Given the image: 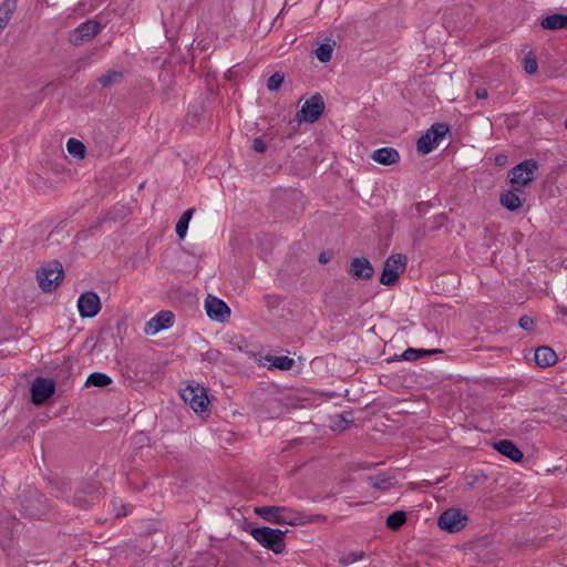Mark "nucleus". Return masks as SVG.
Wrapping results in <instances>:
<instances>
[{
	"instance_id": "nucleus-40",
	"label": "nucleus",
	"mask_w": 567,
	"mask_h": 567,
	"mask_svg": "<svg viewBox=\"0 0 567 567\" xmlns=\"http://www.w3.org/2000/svg\"><path fill=\"white\" fill-rule=\"evenodd\" d=\"M518 326L523 329V330H526V331H530L534 329L535 327V321L533 320V318L528 317V316H523L519 321H518Z\"/></svg>"
},
{
	"instance_id": "nucleus-11",
	"label": "nucleus",
	"mask_w": 567,
	"mask_h": 567,
	"mask_svg": "<svg viewBox=\"0 0 567 567\" xmlns=\"http://www.w3.org/2000/svg\"><path fill=\"white\" fill-rule=\"evenodd\" d=\"M78 309L82 318H93L101 310L100 297L94 291L83 292L78 300Z\"/></svg>"
},
{
	"instance_id": "nucleus-41",
	"label": "nucleus",
	"mask_w": 567,
	"mask_h": 567,
	"mask_svg": "<svg viewBox=\"0 0 567 567\" xmlns=\"http://www.w3.org/2000/svg\"><path fill=\"white\" fill-rule=\"evenodd\" d=\"M252 148L259 154H262L267 150V144L261 138H255L252 142Z\"/></svg>"
},
{
	"instance_id": "nucleus-42",
	"label": "nucleus",
	"mask_w": 567,
	"mask_h": 567,
	"mask_svg": "<svg viewBox=\"0 0 567 567\" xmlns=\"http://www.w3.org/2000/svg\"><path fill=\"white\" fill-rule=\"evenodd\" d=\"M416 150L420 154L425 155V134L421 135L416 141Z\"/></svg>"
},
{
	"instance_id": "nucleus-49",
	"label": "nucleus",
	"mask_w": 567,
	"mask_h": 567,
	"mask_svg": "<svg viewBox=\"0 0 567 567\" xmlns=\"http://www.w3.org/2000/svg\"><path fill=\"white\" fill-rule=\"evenodd\" d=\"M559 312H560L563 316L567 317V308H565V307L559 308Z\"/></svg>"
},
{
	"instance_id": "nucleus-5",
	"label": "nucleus",
	"mask_w": 567,
	"mask_h": 567,
	"mask_svg": "<svg viewBox=\"0 0 567 567\" xmlns=\"http://www.w3.org/2000/svg\"><path fill=\"white\" fill-rule=\"evenodd\" d=\"M406 259L401 254L391 255L384 262L380 282L392 286L405 270Z\"/></svg>"
},
{
	"instance_id": "nucleus-38",
	"label": "nucleus",
	"mask_w": 567,
	"mask_h": 567,
	"mask_svg": "<svg viewBox=\"0 0 567 567\" xmlns=\"http://www.w3.org/2000/svg\"><path fill=\"white\" fill-rule=\"evenodd\" d=\"M221 358V353L218 350L210 349L203 353V360L210 362V363H217Z\"/></svg>"
},
{
	"instance_id": "nucleus-24",
	"label": "nucleus",
	"mask_w": 567,
	"mask_h": 567,
	"mask_svg": "<svg viewBox=\"0 0 567 567\" xmlns=\"http://www.w3.org/2000/svg\"><path fill=\"white\" fill-rule=\"evenodd\" d=\"M16 10L17 0H3L0 3V33L7 27Z\"/></svg>"
},
{
	"instance_id": "nucleus-6",
	"label": "nucleus",
	"mask_w": 567,
	"mask_h": 567,
	"mask_svg": "<svg viewBox=\"0 0 567 567\" xmlns=\"http://www.w3.org/2000/svg\"><path fill=\"white\" fill-rule=\"evenodd\" d=\"M537 167V163L533 159L516 165L508 175L512 186L516 187V190L527 186L535 178Z\"/></svg>"
},
{
	"instance_id": "nucleus-50",
	"label": "nucleus",
	"mask_w": 567,
	"mask_h": 567,
	"mask_svg": "<svg viewBox=\"0 0 567 567\" xmlns=\"http://www.w3.org/2000/svg\"><path fill=\"white\" fill-rule=\"evenodd\" d=\"M84 38H75V41L73 42L74 45H79L80 42L83 40Z\"/></svg>"
},
{
	"instance_id": "nucleus-31",
	"label": "nucleus",
	"mask_w": 567,
	"mask_h": 567,
	"mask_svg": "<svg viewBox=\"0 0 567 567\" xmlns=\"http://www.w3.org/2000/svg\"><path fill=\"white\" fill-rule=\"evenodd\" d=\"M406 522V514L403 511H396L386 517L385 525L391 530H398Z\"/></svg>"
},
{
	"instance_id": "nucleus-44",
	"label": "nucleus",
	"mask_w": 567,
	"mask_h": 567,
	"mask_svg": "<svg viewBox=\"0 0 567 567\" xmlns=\"http://www.w3.org/2000/svg\"><path fill=\"white\" fill-rule=\"evenodd\" d=\"M330 259H331V254L330 252H321L319 255V258H318V260H319V262L321 265H324V264L329 262Z\"/></svg>"
},
{
	"instance_id": "nucleus-23",
	"label": "nucleus",
	"mask_w": 567,
	"mask_h": 567,
	"mask_svg": "<svg viewBox=\"0 0 567 567\" xmlns=\"http://www.w3.org/2000/svg\"><path fill=\"white\" fill-rule=\"evenodd\" d=\"M337 43L331 38H324V42H322L316 50V58L322 62L328 63L332 58V52L336 48Z\"/></svg>"
},
{
	"instance_id": "nucleus-2",
	"label": "nucleus",
	"mask_w": 567,
	"mask_h": 567,
	"mask_svg": "<svg viewBox=\"0 0 567 567\" xmlns=\"http://www.w3.org/2000/svg\"><path fill=\"white\" fill-rule=\"evenodd\" d=\"M256 513L268 522L287 525H302L301 513L287 507L262 506L256 508Z\"/></svg>"
},
{
	"instance_id": "nucleus-30",
	"label": "nucleus",
	"mask_w": 567,
	"mask_h": 567,
	"mask_svg": "<svg viewBox=\"0 0 567 567\" xmlns=\"http://www.w3.org/2000/svg\"><path fill=\"white\" fill-rule=\"evenodd\" d=\"M123 76L124 74L122 71L112 70L100 76L97 82L102 87H107L114 84H118L123 80Z\"/></svg>"
},
{
	"instance_id": "nucleus-33",
	"label": "nucleus",
	"mask_w": 567,
	"mask_h": 567,
	"mask_svg": "<svg viewBox=\"0 0 567 567\" xmlns=\"http://www.w3.org/2000/svg\"><path fill=\"white\" fill-rule=\"evenodd\" d=\"M102 0H80L76 4L74 12L78 14H86L99 8Z\"/></svg>"
},
{
	"instance_id": "nucleus-51",
	"label": "nucleus",
	"mask_w": 567,
	"mask_h": 567,
	"mask_svg": "<svg viewBox=\"0 0 567 567\" xmlns=\"http://www.w3.org/2000/svg\"><path fill=\"white\" fill-rule=\"evenodd\" d=\"M178 39H179V38H176L175 40H178ZM175 45H177V41H174V42L172 43V47H173V48H175Z\"/></svg>"
},
{
	"instance_id": "nucleus-46",
	"label": "nucleus",
	"mask_w": 567,
	"mask_h": 567,
	"mask_svg": "<svg viewBox=\"0 0 567 567\" xmlns=\"http://www.w3.org/2000/svg\"><path fill=\"white\" fill-rule=\"evenodd\" d=\"M477 99H486L487 97V91L486 89H478L476 91Z\"/></svg>"
},
{
	"instance_id": "nucleus-17",
	"label": "nucleus",
	"mask_w": 567,
	"mask_h": 567,
	"mask_svg": "<svg viewBox=\"0 0 567 567\" xmlns=\"http://www.w3.org/2000/svg\"><path fill=\"white\" fill-rule=\"evenodd\" d=\"M371 158L381 165L389 166L400 161L399 152L393 147H381L372 152Z\"/></svg>"
},
{
	"instance_id": "nucleus-22",
	"label": "nucleus",
	"mask_w": 567,
	"mask_h": 567,
	"mask_svg": "<svg viewBox=\"0 0 567 567\" xmlns=\"http://www.w3.org/2000/svg\"><path fill=\"white\" fill-rule=\"evenodd\" d=\"M522 193V190L519 189ZM501 204L511 212L519 209L523 205V199L516 188L514 190H507L501 195Z\"/></svg>"
},
{
	"instance_id": "nucleus-8",
	"label": "nucleus",
	"mask_w": 567,
	"mask_h": 567,
	"mask_svg": "<svg viewBox=\"0 0 567 567\" xmlns=\"http://www.w3.org/2000/svg\"><path fill=\"white\" fill-rule=\"evenodd\" d=\"M468 522L467 515L460 508H449L439 517V527L449 533H457Z\"/></svg>"
},
{
	"instance_id": "nucleus-1",
	"label": "nucleus",
	"mask_w": 567,
	"mask_h": 567,
	"mask_svg": "<svg viewBox=\"0 0 567 567\" xmlns=\"http://www.w3.org/2000/svg\"><path fill=\"white\" fill-rule=\"evenodd\" d=\"M285 534L286 530L271 528L268 526L254 527L250 535L265 548L280 554L285 550Z\"/></svg>"
},
{
	"instance_id": "nucleus-3",
	"label": "nucleus",
	"mask_w": 567,
	"mask_h": 567,
	"mask_svg": "<svg viewBox=\"0 0 567 567\" xmlns=\"http://www.w3.org/2000/svg\"><path fill=\"white\" fill-rule=\"evenodd\" d=\"M22 513L31 518H40L47 513L45 497L35 488H29L27 494L20 496Z\"/></svg>"
},
{
	"instance_id": "nucleus-52",
	"label": "nucleus",
	"mask_w": 567,
	"mask_h": 567,
	"mask_svg": "<svg viewBox=\"0 0 567 567\" xmlns=\"http://www.w3.org/2000/svg\"><path fill=\"white\" fill-rule=\"evenodd\" d=\"M565 126H566V128H567V118L565 120Z\"/></svg>"
},
{
	"instance_id": "nucleus-7",
	"label": "nucleus",
	"mask_w": 567,
	"mask_h": 567,
	"mask_svg": "<svg viewBox=\"0 0 567 567\" xmlns=\"http://www.w3.org/2000/svg\"><path fill=\"white\" fill-rule=\"evenodd\" d=\"M181 396L196 413L207 411L209 400L203 386L188 384L181 390Z\"/></svg>"
},
{
	"instance_id": "nucleus-47",
	"label": "nucleus",
	"mask_w": 567,
	"mask_h": 567,
	"mask_svg": "<svg viewBox=\"0 0 567 567\" xmlns=\"http://www.w3.org/2000/svg\"><path fill=\"white\" fill-rule=\"evenodd\" d=\"M439 352H441V351H440V350H437V349H427L426 354H427V357H429V355H431V354L439 353Z\"/></svg>"
},
{
	"instance_id": "nucleus-4",
	"label": "nucleus",
	"mask_w": 567,
	"mask_h": 567,
	"mask_svg": "<svg viewBox=\"0 0 567 567\" xmlns=\"http://www.w3.org/2000/svg\"><path fill=\"white\" fill-rule=\"evenodd\" d=\"M63 274L64 272L61 262L58 260L49 262L37 272L39 286L43 291H52L62 280Z\"/></svg>"
},
{
	"instance_id": "nucleus-34",
	"label": "nucleus",
	"mask_w": 567,
	"mask_h": 567,
	"mask_svg": "<svg viewBox=\"0 0 567 567\" xmlns=\"http://www.w3.org/2000/svg\"><path fill=\"white\" fill-rule=\"evenodd\" d=\"M523 66L526 73L528 74H535L537 72L538 64L533 52H528L525 54L523 59Z\"/></svg>"
},
{
	"instance_id": "nucleus-10",
	"label": "nucleus",
	"mask_w": 567,
	"mask_h": 567,
	"mask_svg": "<svg viewBox=\"0 0 567 567\" xmlns=\"http://www.w3.org/2000/svg\"><path fill=\"white\" fill-rule=\"evenodd\" d=\"M55 391V383L45 378H37L31 385V399L37 405H41L47 402Z\"/></svg>"
},
{
	"instance_id": "nucleus-36",
	"label": "nucleus",
	"mask_w": 567,
	"mask_h": 567,
	"mask_svg": "<svg viewBox=\"0 0 567 567\" xmlns=\"http://www.w3.org/2000/svg\"><path fill=\"white\" fill-rule=\"evenodd\" d=\"M284 83V74L275 72L267 80V89L269 91H277Z\"/></svg>"
},
{
	"instance_id": "nucleus-19",
	"label": "nucleus",
	"mask_w": 567,
	"mask_h": 567,
	"mask_svg": "<svg viewBox=\"0 0 567 567\" xmlns=\"http://www.w3.org/2000/svg\"><path fill=\"white\" fill-rule=\"evenodd\" d=\"M539 24L544 30L557 31L567 29V13H553L539 20Z\"/></svg>"
},
{
	"instance_id": "nucleus-27",
	"label": "nucleus",
	"mask_w": 567,
	"mask_h": 567,
	"mask_svg": "<svg viewBox=\"0 0 567 567\" xmlns=\"http://www.w3.org/2000/svg\"><path fill=\"white\" fill-rule=\"evenodd\" d=\"M195 209L194 208H188L187 210H185L183 213V215L181 216V218L178 219L177 224H176V234L178 236L179 239H184L185 236H186V233H187V229H188V224H189V220L192 219L193 217V214H194Z\"/></svg>"
},
{
	"instance_id": "nucleus-25",
	"label": "nucleus",
	"mask_w": 567,
	"mask_h": 567,
	"mask_svg": "<svg viewBox=\"0 0 567 567\" xmlns=\"http://www.w3.org/2000/svg\"><path fill=\"white\" fill-rule=\"evenodd\" d=\"M102 31V24L95 19H89L74 30L76 35H97Z\"/></svg>"
},
{
	"instance_id": "nucleus-39",
	"label": "nucleus",
	"mask_w": 567,
	"mask_h": 567,
	"mask_svg": "<svg viewBox=\"0 0 567 567\" xmlns=\"http://www.w3.org/2000/svg\"><path fill=\"white\" fill-rule=\"evenodd\" d=\"M301 517L303 518L302 525L307 524V523H320V522H324L327 519L326 516H323L321 514H303V513H301Z\"/></svg>"
},
{
	"instance_id": "nucleus-28",
	"label": "nucleus",
	"mask_w": 567,
	"mask_h": 567,
	"mask_svg": "<svg viewBox=\"0 0 567 567\" xmlns=\"http://www.w3.org/2000/svg\"><path fill=\"white\" fill-rule=\"evenodd\" d=\"M267 361L270 362V368H276L281 371H288L295 364L293 359L286 357V355H281V357L270 355V357H267Z\"/></svg>"
},
{
	"instance_id": "nucleus-18",
	"label": "nucleus",
	"mask_w": 567,
	"mask_h": 567,
	"mask_svg": "<svg viewBox=\"0 0 567 567\" xmlns=\"http://www.w3.org/2000/svg\"><path fill=\"white\" fill-rule=\"evenodd\" d=\"M494 449L502 455L513 462H520L524 457L523 452L509 440H501L494 444Z\"/></svg>"
},
{
	"instance_id": "nucleus-35",
	"label": "nucleus",
	"mask_w": 567,
	"mask_h": 567,
	"mask_svg": "<svg viewBox=\"0 0 567 567\" xmlns=\"http://www.w3.org/2000/svg\"><path fill=\"white\" fill-rule=\"evenodd\" d=\"M364 551L360 550V551H353V553H349L347 555H343L340 559H339V564L341 566H349L355 561H359L361 559L364 558Z\"/></svg>"
},
{
	"instance_id": "nucleus-37",
	"label": "nucleus",
	"mask_w": 567,
	"mask_h": 567,
	"mask_svg": "<svg viewBox=\"0 0 567 567\" xmlns=\"http://www.w3.org/2000/svg\"><path fill=\"white\" fill-rule=\"evenodd\" d=\"M425 355V349H413V348H409L406 349L403 354H402V359L403 360H406V361H414L419 358H422Z\"/></svg>"
},
{
	"instance_id": "nucleus-12",
	"label": "nucleus",
	"mask_w": 567,
	"mask_h": 567,
	"mask_svg": "<svg viewBox=\"0 0 567 567\" xmlns=\"http://www.w3.org/2000/svg\"><path fill=\"white\" fill-rule=\"evenodd\" d=\"M207 316L218 322H225L230 317V309L227 303L214 296H208L205 301Z\"/></svg>"
},
{
	"instance_id": "nucleus-48",
	"label": "nucleus",
	"mask_w": 567,
	"mask_h": 567,
	"mask_svg": "<svg viewBox=\"0 0 567 567\" xmlns=\"http://www.w3.org/2000/svg\"><path fill=\"white\" fill-rule=\"evenodd\" d=\"M422 207H423V203H416L415 204V209H416L417 213L422 212Z\"/></svg>"
},
{
	"instance_id": "nucleus-16",
	"label": "nucleus",
	"mask_w": 567,
	"mask_h": 567,
	"mask_svg": "<svg viewBox=\"0 0 567 567\" xmlns=\"http://www.w3.org/2000/svg\"><path fill=\"white\" fill-rule=\"evenodd\" d=\"M450 133V126L445 123L433 124L427 130V153L436 148Z\"/></svg>"
},
{
	"instance_id": "nucleus-32",
	"label": "nucleus",
	"mask_w": 567,
	"mask_h": 567,
	"mask_svg": "<svg viewBox=\"0 0 567 567\" xmlns=\"http://www.w3.org/2000/svg\"><path fill=\"white\" fill-rule=\"evenodd\" d=\"M112 383V379L102 372H93L91 373L85 382L87 386H106Z\"/></svg>"
},
{
	"instance_id": "nucleus-15",
	"label": "nucleus",
	"mask_w": 567,
	"mask_h": 567,
	"mask_svg": "<svg viewBox=\"0 0 567 567\" xmlns=\"http://www.w3.org/2000/svg\"><path fill=\"white\" fill-rule=\"evenodd\" d=\"M19 523L7 509H0V544L4 543L13 536Z\"/></svg>"
},
{
	"instance_id": "nucleus-14",
	"label": "nucleus",
	"mask_w": 567,
	"mask_h": 567,
	"mask_svg": "<svg viewBox=\"0 0 567 567\" xmlns=\"http://www.w3.org/2000/svg\"><path fill=\"white\" fill-rule=\"evenodd\" d=\"M348 272L354 279L367 280L373 276L374 269H373V266L371 265V262L367 258L355 257L350 261Z\"/></svg>"
},
{
	"instance_id": "nucleus-29",
	"label": "nucleus",
	"mask_w": 567,
	"mask_h": 567,
	"mask_svg": "<svg viewBox=\"0 0 567 567\" xmlns=\"http://www.w3.org/2000/svg\"><path fill=\"white\" fill-rule=\"evenodd\" d=\"M66 150L72 156L79 159H83L86 155L85 145L74 137L69 138L66 142Z\"/></svg>"
},
{
	"instance_id": "nucleus-45",
	"label": "nucleus",
	"mask_w": 567,
	"mask_h": 567,
	"mask_svg": "<svg viewBox=\"0 0 567 567\" xmlns=\"http://www.w3.org/2000/svg\"><path fill=\"white\" fill-rule=\"evenodd\" d=\"M185 48H188V52H190V50H193V48H194V41H193V42H190V43H185ZM189 56H190V53L183 54V55H182V59H183L184 61H186Z\"/></svg>"
},
{
	"instance_id": "nucleus-20",
	"label": "nucleus",
	"mask_w": 567,
	"mask_h": 567,
	"mask_svg": "<svg viewBox=\"0 0 567 567\" xmlns=\"http://www.w3.org/2000/svg\"><path fill=\"white\" fill-rule=\"evenodd\" d=\"M100 497V493L96 489L95 492L87 493L86 491H78L73 495L72 503L83 509L89 508L95 501Z\"/></svg>"
},
{
	"instance_id": "nucleus-53",
	"label": "nucleus",
	"mask_w": 567,
	"mask_h": 567,
	"mask_svg": "<svg viewBox=\"0 0 567 567\" xmlns=\"http://www.w3.org/2000/svg\"><path fill=\"white\" fill-rule=\"evenodd\" d=\"M565 267L567 268V261L565 262Z\"/></svg>"
},
{
	"instance_id": "nucleus-21",
	"label": "nucleus",
	"mask_w": 567,
	"mask_h": 567,
	"mask_svg": "<svg viewBox=\"0 0 567 567\" xmlns=\"http://www.w3.org/2000/svg\"><path fill=\"white\" fill-rule=\"evenodd\" d=\"M557 360V355L549 347H539L535 351V361L539 367L547 368L553 365Z\"/></svg>"
},
{
	"instance_id": "nucleus-13",
	"label": "nucleus",
	"mask_w": 567,
	"mask_h": 567,
	"mask_svg": "<svg viewBox=\"0 0 567 567\" xmlns=\"http://www.w3.org/2000/svg\"><path fill=\"white\" fill-rule=\"evenodd\" d=\"M173 323L174 315L171 311H159L145 323L144 333L155 336L159 331L171 328Z\"/></svg>"
},
{
	"instance_id": "nucleus-9",
	"label": "nucleus",
	"mask_w": 567,
	"mask_h": 567,
	"mask_svg": "<svg viewBox=\"0 0 567 567\" xmlns=\"http://www.w3.org/2000/svg\"><path fill=\"white\" fill-rule=\"evenodd\" d=\"M324 111V102L319 93L313 94L297 112V120L299 122L315 123Z\"/></svg>"
},
{
	"instance_id": "nucleus-43",
	"label": "nucleus",
	"mask_w": 567,
	"mask_h": 567,
	"mask_svg": "<svg viewBox=\"0 0 567 567\" xmlns=\"http://www.w3.org/2000/svg\"><path fill=\"white\" fill-rule=\"evenodd\" d=\"M265 300H266V306H267L268 308L276 307V306L279 303V298H278V297H276V296H267V297L265 298Z\"/></svg>"
},
{
	"instance_id": "nucleus-26",
	"label": "nucleus",
	"mask_w": 567,
	"mask_h": 567,
	"mask_svg": "<svg viewBox=\"0 0 567 567\" xmlns=\"http://www.w3.org/2000/svg\"><path fill=\"white\" fill-rule=\"evenodd\" d=\"M369 484L380 491H386L394 485L393 478L386 474H377L368 477Z\"/></svg>"
}]
</instances>
